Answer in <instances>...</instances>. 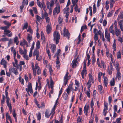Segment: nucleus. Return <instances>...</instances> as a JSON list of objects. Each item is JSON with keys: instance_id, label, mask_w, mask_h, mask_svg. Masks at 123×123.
Wrapping results in <instances>:
<instances>
[{"instance_id": "nucleus-30", "label": "nucleus", "mask_w": 123, "mask_h": 123, "mask_svg": "<svg viewBox=\"0 0 123 123\" xmlns=\"http://www.w3.org/2000/svg\"><path fill=\"white\" fill-rule=\"evenodd\" d=\"M102 75V73L101 72H99L98 73V79L99 82H100L101 81V76Z\"/></svg>"}, {"instance_id": "nucleus-11", "label": "nucleus", "mask_w": 123, "mask_h": 123, "mask_svg": "<svg viewBox=\"0 0 123 123\" xmlns=\"http://www.w3.org/2000/svg\"><path fill=\"white\" fill-rule=\"evenodd\" d=\"M52 30V27L51 25L49 24L47 25L46 26V31L48 34H49Z\"/></svg>"}, {"instance_id": "nucleus-14", "label": "nucleus", "mask_w": 123, "mask_h": 123, "mask_svg": "<svg viewBox=\"0 0 123 123\" xmlns=\"http://www.w3.org/2000/svg\"><path fill=\"white\" fill-rule=\"evenodd\" d=\"M89 80L88 81H89L92 83H93L94 82V80L93 77L92 76L91 74L89 73Z\"/></svg>"}, {"instance_id": "nucleus-42", "label": "nucleus", "mask_w": 123, "mask_h": 123, "mask_svg": "<svg viewBox=\"0 0 123 123\" xmlns=\"http://www.w3.org/2000/svg\"><path fill=\"white\" fill-rule=\"evenodd\" d=\"M87 28V27L86 25L84 26H81L80 30V32H82L83 31L84 29H86Z\"/></svg>"}, {"instance_id": "nucleus-46", "label": "nucleus", "mask_w": 123, "mask_h": 123, "mask_svg": "<svg viewBox=\"0 0 123 123\" xmlns=\"http://www.w3.org/2000/svg\"><path fill=\"white\" fill-rule=\"evenodd\" d=\"M38 79V82L39 84V86H38V91H39L40 90H41V84L40 81L39 80V78Z\"/></svg>"}, {"instance_id": "nucleus-60", "label": "nucleus", "mask_w": 123, "mask_h": 123, "mask_svg": "<svg viewBox=\"0 0 123 123\" xmlns=\"http://www.w3.org/2000/svg\"><path fill=\"white\" fill-rule=\"evenodd\" d=\"M23 45H26V46L27 47L28 46V44L26 40L24 39H23Z\"/></svg>"}, {"instance_id": "nucleus-53", "label": "nucleus", "mask_w": 123, "mask_h": 123, "mask_svg": "<svg viewBox=\"0 0 123 123\" xmlns=\"http://www.w3.org/2000/svg\"><path fill=\"white\" fill-rule=\"evenodd\" d=\"M37 118L38 120L39 121L41 118V114L40 112H38L37 116Z\"/></svg>"}, {"instance_id": "nucleus-36", "label": "nucleus", "mask_w": 123, "mask_h": 123, "mask_svg": "<svg viewBox=\"0 0 123 123\" xmlns=\"http://www.w3.org/2000/svg\"><path fill=\"white\" fill-rule=\"evenodd\" d=\"M0 41L2 42H6L8 41H9V38L5 37L4 38H1L0 39Z\"/></svg>"}, {"instance_id": "nucleus-45", "label": "nucleus", "mask_w": 123, "mask_h": 123, "mask_svg": "<svg viewBox=\"0 0 123 123\" xmlns=\"http://www.w3.org/2000/svg\"><path fill=\"white\" fill-rule=\"evenodd\" d=\"M113 24H112L109 28V30L110 32H112L114 31L113 29Z\"/></svg>"}, {"instance_id": "nucleus-62", "label": "nucleus", "mask_w": 123, "mask_h": 123, "mask_svg": "<svg viewBox=\"0 0 123 123\" xmlns=\"http://www.w3.org/2000/svg\"><path fill=\"white\" fill-rule=\"evenodd\" d=\"M60 62H59L58 63H57L56 62V67L58 69H59L60 68Z\"/></svg>"}, {"instance_id": "nucleus-48", "label": "nucleus", "mask_w": 123, "mask_h": 123, "mask_svg": "<svg viewBox=\"0 0 123 123\" xmlns=\"http://www.w3.org/2000/svg\"><path fill=\"white\" fill-rule=\"evenodd\" d=\"M97 63L98 66L100 68H101L102 66L101 65L100 62L99 61V59L98 58L97 59Z\"/></svg>"}, {"instance_id": "nucleus-44", "label": "nucleus", "mask_w": 123, "mask_h": 123, "mask_svg": "<svg viewBox=\"0 0 123 123\" xmlns=\"http://www.w3.org/2000/svg\"><path fill=\"white\" fill-rule=\"evenodd\" d=\"M115 34L117 36H118L121 33V31L120 29H118V30H116V31H114Z\"/></svg>"}, {"instance_id": "nucleus-12", "label": "nucleus", "mask_w": 123, "mask_h": 123, "mask_svg": "<svg viewBox=\"0 0 123 123\" xmlns=\"http://www.w3.org/2000/svg\"><path fill=\"white\" fill-rule=\"evenodd\" d=\"M0 63L1 65L4 66V67L5 68H6L7 63L3 58L1 60Z\"/></svg>"}, {"instance_id": "nucleus-43", "label": "nucleus", "mask_w": 123, "mask_h": 123, "mask_svg": "<svg viewBox=\"0 0 123 123\" xmlns=\"http://www.w3.org/2000/svg\"><path fill=\"white\" fill-rule=\"evenodd\" d=\"M28 26V23L27 22L25 23V24L23 26L22 29L23 30H24L25 29H27V28Z\"/></svg>"}, {"instance_id": "nucleus-28", "label": "nucleus", "mask_w": 123, "mask_h": 123, "mask_svg": "<svg viewBox=\"0 0 123 123\" xmlns=\"http://www.w3.org/2000/svg\"><path fill=\"white\" fill-rule=\"evenodd\" d=\"M92 84L91 82L89 81H88L87 82L86 84V85L87 86V88L88 89V90H89L90 89V88L91 86V85Z\"/></svg>"}, {"instance_id": "nucleus-34", "label": "nucleus", "mask_w": 123, "mask_h": 123, "mask_svg": "<svg viewBox=\"0 0 123 123\" xmlns=\"http://www.w3.org/2000/svg\"><path fill=\"white\" fill-rule=\"evenodd\" d=\"M40 44L39 41H37V42L36 44V49H38L40 48Z\"/></svg>"}, {"instance_id": "nucleus-56", "label": "nucleus", "mask_w": 123, "mask_h": 123, "mask_svg": "<svg viewBox=\"0 0 123 123\" xmlns=\"http://www.w3.org/2000/svg\"><path fill=\"white\" fill-rule=\"evenodd\" d=\"M98 34H95L94 35V40L95 41H96L98 40Z\"/></svg>"}, {"instance_id": "nucleus-9", "label": "nucleus", "mask_w": 123, "mask_h": 123, "mask_svg": "<svg viewBox=\"0 0 123 123\" xmlns=\"http://www.w3.org/2000/svg\"><path fill=\"white\" fill-rule=\"evenodd\" d=\"M60 9L59 6H56L54 9L53 11V15H55L56 12L57 13V14H58L60 12Z\"/></svg>"}, {"instance_id": "nucleus-23", "label": "nucleus", "mask_w": 123, "mask_h": 123, "mask_svg": "<svg viewBox=\"0 0 123 123\" xmlns=\"http://www.w3.org/2000/svg\"><path fill=\"white\" fill-rule=\"evenodd\" d=\"M81 9L80 8H78V6L77 4H76L74 8V10L76 12H78V13H79L80 12V10Z\"/></svg>"}, {"instance_id": "nucleus-59", "label": "nucleus", "mask_w": 123, "mask_h": 123, "mask_svg": "<svg viewBox=\"0 0 123 123\" xmlns=\"http://www.w3.org/2000/svg\"><path fill=\"white\" fill-rule=\"evenodd\" d=\"M75 85L78 87H79L80 85V83L79 81L77 80H75Z\"/></svg>"}, {"instance_id": "nucleus-16", "label": "nucleus", "mask_w": 123, "mask_h": 123, "mask_svg": "<svg viewBox=\"0 0 123 123\" xmlns=\"http://www.w3.org/2000/svg\"><path fill=\"white\" fill-rule=\"evenodd\" d=\"M78 57L76 59L73 60L72 63L71 64L73 68H74L75 66H76L77 64V59Z\"/></svg>"}, {"instance_id": "nucleus-51", "label": "nucleus", "mask_w": 123, "mask_h": 123, "mask_svg": "<svg viewBox=\"0 0 123 123\" xmlns=\"http://www.w3.org/2000/svg\"><path fill=\"white\" fill-rule=\"evenodd\" d=\"M36 18L38 22H39L40 20L41 19V17L38 15H36Z\"/></svg>"}, {"instance_id": "nucleus-50", "label": "nucleus", "mask_w": 123, "mask_h": 123, "mask_svg": "<svg viewBox=\"0 0 123 123\" xmlns=\"http://www.w3.org/2000/svg\"><path fill=\"white\" fill-rule=\"evenodd\" d=\"M82 118H80V116H79L77 118V123H78L82 122Z\"/></svg>"}, {"instance_id": "nucleus-18", "label": "nucleus", "mask_w": 123, "mask_h": 123, "mask_svg": "<svg viewBox=\"0 0 123 123\" xmlns=\"http://www.w3.org/2000/svg\"><path fill=\"white\" fill-rule=\"evenodd\" d=\"M31 68L32 70L33 71V75L35 76L36 74V70L35 69L34 65L33 62L31 63Z\"/></svg>"}, {"instance_id": "nucleus-52", "label": "nucleus", "mask_w": 123, "mask_h": 123, "mask_svg": "<svg viewBox=\"0 0 123 123\" xmlns=\"http://www.w3.org/2000/svg\"><path fill=\"white\" fill-rule=\"evenodd\" d=\"M63 20V19L61 17H59L58 18V21L59 24H60L62 22Z\"/></svg>"}, {"instance_id": "nucleus-7", "label": "nucleus", "mask_w": 123, "mask_h": 123, "mask_svg": "<svg viewBox=\"0 0 123 123\" xmlns=\"http://www.w3.org/2000/svg\"><path fill=\"white\" fill-rule=\"evenodd\" d=\"M105 36L106 39H107V41L110 42V34L108 33L107 30L106 29L105 30Z\"/></svg>"}, {"instance_id": "nucleus-25", "label": "nucleus", "mask_w": 123, "mask_h": 123, "mask_svg": "<svg viewBox=\"0 0 123 123\" xmlns=\"http://www.w3.org/2000/svg\"><path fill=\"white\" fill-rule=\"evenodd\" d=\"M68 95L66 93H63L62 95V97L65 100H67L68 99Z\"/></svg>"}, {"instance_id": "nucleus-4", "label": "nucleus", "mask_w": 123, "mask_h": 123, "mask_svg": "<svg viewBox=\"0 0 123 123\" xmlns=\"http://www.w3.org/2000/svg\"><path fill=\"white\" fill-rule=\"evenodd\" d=\"M27 87L28 88H25V90L28 95L30 96V95L29 93V92H30L31 94H32L33 93L31 84L30 83H29L27 86Z\"/></svg>"}, {"instance_id": "nucleus-17", "label": "nucleus", "mask_w": 123, "mask_h": 123, "mask_svg": "<svg viewBox=\"0 0 123 123\" xmlns=\"http://www.w3.org/2000/svg\"><path fill=\"white\" fill-rule=\"evenodd\" d=\"M89 108V106L87 105L86 106V105L84 107V113H86V116L87 115V113Z\"/></svg>"}, {"instance_id": "nucleus-24", "label": "nucleus", "mask_w": 123, "mask_h": 123, "mask_svg": "<svg viewBox=\"0 0 123 123\" xmlns=\"http://www.w3.org/2000/svg\"><path fill=\"white\" fill-rule=\"evenodd\" d=\"M32 36H30V34H28L27 38V39L29 43H30L31 41L32 40Z\"/></svg>"}, {"instance_id": "nucleus-31", "label": "nucleus", "mask_w": 123, "mask_h": 123, "mask_svg": "<svg viewBox=\"0 0 123 123\" xmlns=\"http://www.w3.org/2000/svg\"><path fill=\"white\" fill-rule=\"evenodd\" d=\"M107 103L105 101H104V111H105V110H107L108 107L107 106Z\"/></svg>"}, {"instance_id": "nucleus-8", "label": "nucleus", "mask_w": 123, "mask_h": 123, "mask_svg": "<svg viewBox=\"0 0 123 123\" xmlns=\"http://www.w3.org/2000/svg\"><path fill=\"white\" fill-rule=\"evenodd\" d=\"M3 22L4 24L5 25H6L7 26L1 27H0V28H9V27L10 26H11V23H9L8 21L6 20L4 21Z\"/></svg>"}, {"instance_id": "nucleus-26", "label": "nucleus", "mask_w": 123, "mask_h": 123, "mask_svg": "<svg viewBox=\"0 0 123 123\" xmlns=\"http://www.w3.org/2000/svg\"><path fill=\"white\" fill-rule=\"evenodd\" d=\"M94 105V103L93 101L92 100L91 101L90 105L91 109L92 110L91 113H92L93 112V110H94V109L93 108V106Z\"/></svg>"}, {"instance_id": "nucleus-19", "label": "nucleus", "mask_w": 123, "mask_h": 123, "mask_svg": "<svg viewBox=\"0 0 123 123\" xmlns=\"http://www.w3.org/2000/svg\"><path fill=\"white\" fill-rule=\"evenodd\" d=\"M108 79L107 77H105L104 78L103 82L104 84V85H105V86H107L108 84Z\"/></svg>"}, {"instance_id": "nucleus-22", "label": "nucleus", "mask_w": 123, "mask_h": 123, "mask_svg": "<svg viewBox=\"0 0 123 123\" xmlns=\"http://www.w3.org/2000/svg\"><path fill=\"white\" fill-rule=\"evenodd\" d=\"M121 74L120 72H117L116 74V77L117 78L118 80H121Z\"/></svg>"}, {"instance_id": "nucleus-5", "label": "nucleus", "mask_w": 123, "mask_h": 123, "mask_svg": "<svg viewBox=\"0 0 123 123\" xmlns=\"http://www.w3.org/2000/svg\"><path fill=\"white\" fill-rule=\"evenodd\" d=\"M8 28H0V29L4 30V34L7 35L8 37H11L12 36V34L11 31L7 29Z\"/></svg>"}, {"instance_id": "nucleus-2", "label": "nucleus", "mask_w": 123, "mask_h": 123, "mask_svg": "<svg viewBox=\"0 0 123 123\" xmlns=\"http://www.w3.org/2000/svg\"><path fill=\"white\" fill-rule=\"evenodd\" d=\"M6 97V102L8 107L9 108V111L11 113L12 112V107L11 104L9 103L10 99L9 97H8V93L7 91H5Z\"/></svg>"}, {"instance_id": "nucleus-10", "label": "nucleus", "mask_w": 123, "mask_h": 123, "mask_svg": "<svg viewBox=\"0 0 123 123\" xmlns=\"http://www.w3.org/2000/svg\"><path fill=\"white\" fill-rule=\"evenodd\" d=\"M72 84H70L66 89V92L68 94H70V92H71V89H73V88L72 87Z\"/></svg>"}, {"instance_id": "nucleus-41", "label": "nucleus", "mask_w": 123, "mask_h": 123, "mask_svg": "<svg viewBox=\"0 0 123 123\" xmlns=\"http://www.w3.org/2000/svg\"><path fill=\"white\" fill-rule=\"evenodd\" d=\"M121 57V54L120 52H118L117 53V58L118 59H120Z\"/></svg>"}, {"instance_id": "nucleus-6", "label": "nucleus", "mask_w": 123, "mask_h": 123, "mask_svg": "<svg viewBox=\"0 0 123 123\" xmlns=\"http://www.w3.org/2000/svg\"><path fill=\"white\" fill-rule=\"evenodd\" d=\"M9 71L10 73H13L16 75H18V72L17 69L12 67L9 68Z\"/></svg>"}, {"instance_id": "nucleus-29", "label": "nucleus", "mask_w": 123, "mask_h": 123, "mask_svg": "<svg viewBox=\"0 0 123 123\" xmlns=\"http://www.w3.org/2000/svg\"><path fill=\"white\" fill-rule=\"evenodd\" d=\"M95 2L96 1H95L94 4L93 6V14H95L96 12L97 9L96 7Z\"/></svg>"}, {"instance_id": "nucleus-13", "label": "nucleus", "mask_w": 123, "mask_h": 123, "mask_svg": "<svg viewBox=\"0 0 123 123\" xmlns=\"http://www.w3.org/2000/svg\"><path fill=\"white\" fill-rule=\"evenodd\" d=\"M98 90L100 94H103L104 93V90L103 86L101 85H99L98 86Z\"/></svg>"}, {"instance_id": "nucleus-47", "label": "nucleus", "mask_w": 123, "mask_h": 123, "mask_svg": "<svg viewBox=\"0 0 123 123\" xmlns=\"http://www.w3.org/2000/svg\"><path fill=\"white\" fill-rule=\"evenodd\" d=\"M68 79H65V78H64V85L65 86H66L68 83Z\"/></svg>"}, {"instance_id": "nucleus-33", "label": "nucleus", "mask_w": 123, "mask_h": 123, "mask_svg": "<svg viewBox=\"0 0 123 123\" xmlns=\"http://www.w3.org/2000/svg\"><path fill=\"white\" fill-rule=\"evenodd\" d=\"M61 53V50L60 49H59L57 51L56 53L55 54L54 56H59Z\"/></svg>"}, {"instance_id": "nucleus-35", "label": "nucleus", "mask_w": 123, "mask_h": 123, "mask_svg": "<svg viewBox=\"0 0 123 123\" xmlns=\"http://www.w3.org/2000/svg\"><path fill=\"white\" fill-rule=\"evenodd\" d=\"M18 38L17 37H16L14 38V42L15 43H16V44L17 45H18L19 41H18Z\"/></svg>"}, {"instance_id": "nucleus-15", "label": "nucleus", "mask_w": 123, "mask_h": 123, "mask_svg": "<svg viewBox=\"0 0 123 123\" xmlns=\"http://www.w3.org/2000/svg\"><path fill=\"white\" fill-rule=\"evenodd\" d=\"M64 34V35H65L66 37L68 36H69L70 34L67 29L66 27H64L63 30Z\"/></svg>"}, {"instance_id": "nucleus-32", "label": "nucleus", "mask_w": 123, "mask_h": 123, "mask_svg": "<svg viewBox=\"0 0 123 123\" xmlns=\"http://www.w3.org/2000/svg\"><path fill=\"white\" fill-rule=\"evenodd\" d=\"M101 65L102 67L101 68L103 67L104 69H105L106 68V65L105 64V63L103 60H101Z\"/></svg>"}, {"instance_id": "nucleus-27", "label": "nucleus", "mask_w": 123, "mask_h": 123, "mask_svg": "<svg viewBox=\"0 0 123 123\" xmlns=\"http://www.w3.org/2000/svg\"><path fill=\"white\" fill-rule=\"evenodd\" d=\"M110 84L111 86H114L115 85V79L113 78L112 80L110 81Z\"/></svg>"}, {"instance_id": "nucleus-61", "label": "nucleus", "mask_w": 123, "mask_h": 123, "mask_svg": "<svg viewBox=\"0 0 123 123\" xmlns=\"http://www.w3.org/2000/svg\"><path fill=\"white\" fill-rule=\"evenodd\" d=\"M29 11L30 14H31L32 17H34V15L33 13V10L31 9H30L29 10Z\"/></svg>"}, {"instance_id": "nucleus-63", "label": "nucleus", "mask_w": 123, "mask_h": 123, "mask_svg": "<svg viewBox=\"0 0 123 123\" xmlns=\"http://www.w3.org/2000/svg\"><path fill=\"white\" fill-rule=\"evenodd\" d=\"M69 10V7H66L64 9V13H65L67 12H68V11Z\"/></svg>"}, {"instance_id": "nucleus-57", "label": "nucleus", "mask_w": 123, "mask_h": 123, "mask_svg": "<svg viewBox=\"0 0 123 123\" xmlns=\"http://www.w3.org/2000/svg\"><path fill=\"white\" fill-rule=\"evenodd\" d=\"M90 90H88L86 93V94L87 97L89 98L90 97L91 95L90 94Z\"/></svg>"}, {"instance_id": "nucleus-1", "label": "nucleus", "mask_w": 123, "mask_h": 123, "mask_svg": "<svg viewBox=\"0 0 123 123\" xmlns=\"http://www.w3.org/2000/svg\"><path fill=\"white\" fill-rule=\"evenodd\" d=\"M53 40L55 41V43L57 44L59 43V40L60 39V36L59 32L57 31H55L53 33Z\"/></svg>"}, {"instance_id": "nucleus-54", "label": "nucleus", "mask_w": 123, "mask_h": 123, "mask_svg": "<svg viewBox=\"0 0 123 123\" xmlns=\"http://www.w3.org/2000/svg\"><path fill=\"white\" fill-rule=\"evenodd\" d=\"M39 55H36V60H38V61H40L41 60V57L40 56L39 58L38 59Z\"/></svg>"}, {"instance_id": "nucleus-49", "label": "nucleus", "mask_w": 123, "mask_h": 123, "mask_svg": "<svg viewBox=\"0 0 123 123\" xmlns=\"http://www.w3.org/2000/svg\"><path fill=\"white\" fill-rule=\"evenodd\" d=\"M54 83L53 82L52 79H51L50 80V88L51 89H52L53 87V85H54Z\"/></svg>"}, {"instance_id": "nucleus-20", "label": "nucleus", "mask_w": 123, "mask_h": 123, "mask_svg": "<svg viewBox=\"0 0 123 123\" xmlns=\"http://www.w3.org/2000/svg\"><path fill=\"white\" fill-rule=\"evenodd\" d=\"M51 51L53 54L55 52V51L56 49V46L55 44H53L51 45Z\"/></svg>"}, {"instance_id": "nucleus-55", "label": "nucleus", "mask_w": 123, "mask_h": 123, "mask_svg": "<svg viewBox=\"0 0 123 123\" xmlns=\"http://www.w3.org/2000/svg\"><path fill=\"white\" fill-rule=\"evenodd\" d=\"M49 73L50 74H51L53 72V71L52 68V67L50 65H49Z\"/></svg>"}, {"instance_id": "nucleus-3", "label": "nucleus", "mask_w": 123, "mask_h": 123, "mask_svg": "<svg viewBox=\"0 0 123 123\" xmlns=\"http://www.w3.org/2000/svg\"><path fill=\"white\" fill-rule=\"evenodd\" d=\"M86 63L85 61H84L83 64V70L80 73L81 75L82 76V79L84 78L85 74V75L87 73V72L86 69Z\"/></svg>"}, {"instance_id": "nucleus-64", "label": "nucleus", "mask_w": 123, "mask_h": 123, "mask_svg": "<svg viewBox=\"0 0 123 123\" xmlns=\"http://www.w3.org/2000/svg\"><path fill=\"white\" fill-rule=\"evenodd\" d=\"M117 105H114V110L115 112H116L117 111Z\"/></svg>"}, {"instance_id": "nucleus-21", "label": "nucleus", "mask_w": 123, "mask_h": 123, "mask_svg": "<svg viewBox=\"0 0 123 123\" xmlns=\"http://www.w3.org/2000/svg\"><path fill=\"white\" fill-rule=\"evenodd\" d=\"M49 111L48 110H46L45 112V116L47 118H49L51 114L49 113Z\"/></svg>"}, {"instance_id": "nucleus-39", "label": "nucleus", "mask_w": 123, "mask_h": 123, "mask_svg": "<svg viewBox=\"0 0 123 123\" xmlns=\"http://www.w3.org/2000/svg\"><path fill=\"white\" fill-rule=\"evenodd\" d=\"M28 0H23L22 4L25 6L27 5L28 4Z\"/></svg>"}, {"instance_id": "nucleus-37", "label": "nucleus", "mask_w": 123, "mask_h": 123, "mask_svg": "<svg viewBox=\"0 0 123 123\" xmlns=\"http://www.w3.org/2000/svg\"><path fill=\"white\" fill-rule=\"evenodd\" d=\"M115 68L117 72H120V69L119 65L118 63H117L116 65Z\"/></svg>"}, {"instance_id": "nucleus-38", "label": "nucleus", "mask_w": 123, "mask_h": 123, "mask_svg": "<svg viewBox=\"0 0 123 123\" xmlns=\"http://www.w3.org/2000/svg\"><path fill=\"white\" fill-rule=\"evenodd\" d=\"M39 55V52L38 49H36V50H34L33 55Z\"/></svg>"}, {"instance_id": "nucleus-40", "label": "nucleus", "mask_w": 123, "mask_h": 123, "mask_svg": "<svg viewBox=\"0 0 123 123\" xmlns=\"http://www.w3.org/2000/svg\"><path fill=\"white\" fill-rule=\"evenodd\" d=\"M71 0L73 6H74L76 5V3H77L78 1V0Z\"/></svg>"}, {"instance_id": "nucleus-58", "label": "nucleus", "mask_w": 123, "mask_h": 123, "mask_svg": "<svg viewBox=\"0 0 123 123\" xmlns=\"http://www.w3.org/2000/svg\"><path fill=\"white\" fill-rule=\"evenodd\" d=\"M23 57L24 58L26 59V60H29L28 56L26 54H24Z\"/></svg>"}]
</instances>
